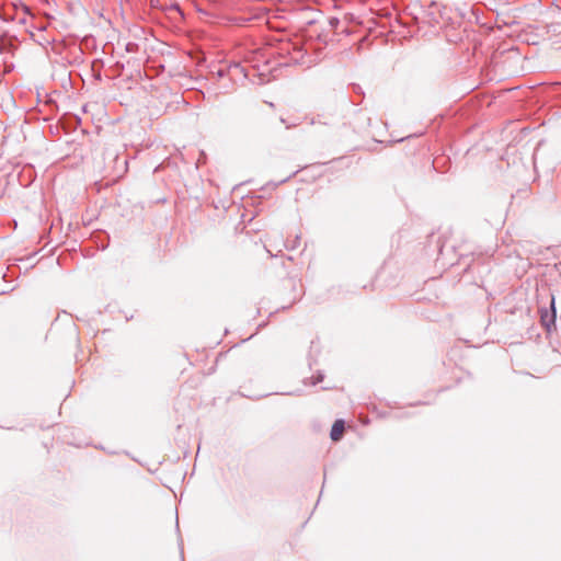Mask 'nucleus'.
I'll return each mask as SVG.
<instances>
[{
    "label": "nucleus",
    "mask_w": 561,
    "mask_h": 561,
    "mask_svg": "<svg viewBox=\"0 0 561 561\" xmlns=\"http://www.w3.org/2000/svg\"><path fill=\"white\" fill-rule=\"evenodd\" d=\"M322 379H323V376H322V375H319V376L317 377V379L313 381V383L316 385V383H318V382H321V381H322Z\"/></svg>",
    "instance_id": "3"
},
{
    "label": "nucleus",
    "mask_w": 561,
    "mask_h": 561,
    "mask_svg": "<svg viewBox=\"0 0 561 561\" xmlns=\"http://www.w3.org/2000/svg\"><path fill=\"white\" fill-rule=\"evenodd\" d=\"M344 428H345L344 421L336 420L331 428V433H330L331 439L333 442L340 440L343 435Z\"/></svg>",
    "instance_id": "2"
},
{
    "label": "nucleus",
    "mask_w": 561,
    "mask_h": 561,
    "mask_svg": "<svg viewBox=\"0 0 561 561\" xmlns=\"http://www.w3.org/2000/svg\"><path fill=\"white\" fill-rule=\"evenodd\" d=\"M233 69H234V70L243 71V68H242L239 64H236V65L233 66Z\"/></svg>",
    "instance_id": "4"
},
{
    "label": "nucleus",
    "mask_w": 561,
    "mask_h": 561,
    "mask_svg": "<svg viewBox=\"0 0 561 561\" xmlns=\"http://www.w3.org/2000/svg\"><path fill=\"white\" fill-rule=\"evenodd\" d=\"M551 312L548 310H542L540 314L541 324L550 331L551 327L554 325L556 322V308H554V297H551Z\"/></svg>",
    "instance_id": "1"
}]
</instances>
